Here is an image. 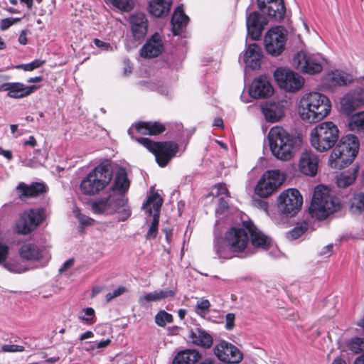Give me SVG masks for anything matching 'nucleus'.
I'll return each instance as SVG.
<instances>
[{
	"mask_svg": "<svg viewBox=\"0 0 364 364\" xmlns=\"http://www.w3.org/2000/svg\"><path fill=\"white\" fill-rule=\"evenodd\" d=\"M110 342H111V340L109 338H107L106 340H102L99 342H97L95 344V347L97 348H106L107 346H108L109 345Z\"/></svg>",
	"mask_w": 364,
	"mask_h": 364,
	"instance_id": "63",
	"label": "nucleus"
},
{
	"mask_svg": "<svg viewBox=\"0 0 364 364\" xmlns=\"http://www.w3.org/2000/svg\"><path fill=\"white\" fill-rule=\"evenodd\" d=\"M213 190L216 191L215 193H213L216 196L225 195L228 197V191L225 184H216L214 186Z\"/></svg>",
	"mask_w": 364,
	"mask_h": 364,
	"instance_id": "58",
	"label": "nucleus"
},
{
	"mask_svg": "<svg viewBox=\"0 0 364 364\" xmlns=\"http://www.w3.org/2000/svg\"><path fill=\"white\" fill-rule=\"evenodd\" d=\"M347 347L355 354L364 352V338L353 337L349 339L347 342Z\"/></svg>",
	"mask_w": 364,
	"mask_h": 364,
	"instance_id": "43",
	"label": "nucleus"
},
{
	"mask_svg": "<svg viewBox=\"0 0 364 364\" xmlns=\"http://www.w3.org/2000/svg\"><path fill=\"white\" fill-rule=\"evenodd\" d=\"M341 203L326 186L318 185L314 188V193L309 207V213L312 218L318 220L326 218L330 214L338 211Z\"/></svg>",
	"mask_w": 364,
	"mask_h": 364,
	"instance_id": "2",
	"label": "nucleus"
},
{
	"mask_svg": "<svg viewBox=\"0 0 364 364\" xmlns=\"http://www.w3.org/2000/svg\"><path fill=\"white\" fill-rule=\"evenodd\" d=\"M210 306V304L208 299L198 301L196 306V312L199 314L207 313Z\"/></svg>",
	"mask_w": 364,
	"mask_h": 364,
	"instance_id": "51",
	"label": "nucleus"
},
{
	"mask_svg": "<svg viewBox=\"0 0 364 364\" xmlns=\"http://www.w3.org/2000/svg\"><path fill=\"white\" fill-rule=\"evenodd\" d=\"M259 10L274 21L284 19L286 7L284 0H257Z\"/></svg>",
	"mask_w": 364,
	"mask_h": 364,
	"instance_id": "16",
	"label": "nucleus"
},
{
	"mask_svg": "<svg viewBox=\"0 0 364 364\" xmlns=\"http://www.w3.org/2000/svg\"><path fill=\"white\" fill-rule=\"evenodd\" d=\"M37 89L36 85L26 86L21 82H5L0 86V91H7V96L15 99L28 97Z\"/></svg>",
	"mask_w": 364,
	"mask_h": 364,
	"instance_id": "21",
	"label": "nucleus"
},
{
	"mask_svg": "<svg viewBox=\"0 0 364 364\" xmlns=\"http://www.w3.org/2000/svg\"><path fill=\"white\" fill-rule=\"evenodd\" d=\"M79 319L90 324L94 323L96 321L95 311L94 309L87 307L82 309L80 315L79 316Z\"/></svg>",
	"mask_w": 364,
	"mask_h": 364,
	"instance_id": "45",
	"label": "nucleus"
},
{
	"mask_svg": "<svg viewBox=\"0 0 364 364\" xmlns=\"http://www.w3.org/2000/svg\"><path fill=\"white\" fill-rule=\"evenodd\" d=\"M348 127L353 132L364 131V112H360L352 115L348 120Z\"/></svg>",
	"mask_w": 364,
	"mask_h": 364,
	"instance_id": "41",
	"label": "nucleus"
},
{
	"mask_svg": "<svg viewBox=\"0 0 364 364\" xmlns=\"http://www.w3.org/2000/svg\"><path fill=\"white\" fill-rule=\"evenodd\" d=\"M243 227L249 232L253 246L266 249L271 242V239L259 230L251 221H243Z\"/></svg>",
	"mask_w": 364,
	"mask_h": 364,
	"instance_id": "26",
	"label": "nucleus"
},
{
	"mask_svg": "<svg viewBox=\"0 0 364 364\" xmlns=\"http://www.w3.org/2000/svg\"><path fill=\"white\" fill-rule=\"evenodd\" d=\"M117 193L113 192L105 198H100L95 200L91 203L92 210L95 214L112 215L114 203L117 198Z\"/></svg>",
	"mask_w": 364,
	"mask_h": 364,
	"instance_id": "27",
	"label": "nucleus"
},
{
	"mask_svg": "<svg viewBox=\"0 0 364 364\" xmlns=\"http://www.w3.org/2000/svg\"><path fill=\"white\" fill-rule=\"evenodd\" d=\"M130 361L127 357L117 358L114 364H129Z\"/></svg>",
	"mask_w": 364,
	"mask_h": 364,
	"instance_id": "64",
	"label": "nucleus"
},
{
	"mask_svg": "<svg viewBox=\"0 0 364 364\" xmlns=\"http://www.w3.org/2000/svg\"><path fill=\"white\" fill-rule=\"evenodd\" d=\"M129 134L132 135L131 130ZM131 137L134 139L132 136ZM134 139L154 154L157 164L161 167L166 166L178 151V145L174 141L155 142L145 137Z\"/></svg>",
	"mask_w": 364,
	"mask_h": 364,
	"instance_id": "7",
	"label": "nucleus"
},
{
	"mask_svg": "<svg viewBox=\"0 0 364 364\" xmlns=\"http://www.w3.org/2000/svg\"><path fill=\"white\" fill-rule=\"evenodd\" d=\"M19 21H20V18H4L0 22V28L2 31H6L14 23H15L16 22H18Z\"/></svg>",
	"mask_w": 364,
	"mask_h": 364,
	"instance_id": "55",
	"label": "nucleus"
},
{
	"mask_svg": "<svg viewBox=\"0 0 364 364\" xmlns=\"http://www.w3.org/2000/svg\"><path fill=\"white\" fill-rule=\"evenodd\" d=\"M358 173V168H354L341 173L336 177V183L340 188H346L352 184Z\"/></svg>",
	"mask_w": 364,
	"mask_h": 364,
	"instance_id": "39",
	"label": "nucleus"
},
{
	"mask_svg": "<svg viewBox=\"0 0 364 364\" xmlns=\"http://www.w3.org/2000/svg\"><path fill=\"white\" fill-rule=\"evenodd\" d=\"M155 322L158 326L164 327L173 322V316L164 310L159 311L155 316Z\"/></svg>",
	"mask_w": 364,
	"mask_h": 364,
	"instance_id": "44",
	"label": "nucleus"
},
{
	"mask_svg": "<svg viewBox=\"0 0 364 364\" xmlns=\"http://www.w3.org/2000/svg\"><path fill=\"white\" fill-rule=\"evenodd\" d=\"M296 68L304 73L314 75L323 70L325 59L318 53H311L301 50L294 56Z\"/></svg>",
	"mask_w": 364,
	"mask_h": 364,
	"instance_id": "8",
	"label": "nucleus"
},
{
	"mask_svg": "<svg viewBox=\"0 0 364 364\" xmlns=\"http://www.w3.org/2000/svg\"><path fill=\"white\" fill-rule=\"evenodd\" d=\"M285 31L282 26L271 28L264 36V47L267 52L273 56L280 55L286 43Z\"/></svg>",
	"mask_w": 364,
	"mask_h": 364,
	"instance_id": "13",
	"label": "nucleus"
},
{
	"mask_svg": "<svg viewBox=\"0 0 364 364\" xmlns=\"http://www.w3.org/2000/svg\"><path fill=\"white\" fill-rule=\"evenodd\" d=\"M74 264V259H69L67 261H65L61 268L59 269L60 272H63L64 271H66L68 268H70L71 266H73Z\"/></svg>",
	"mask_w": 364,
	"mask_h": 364,
	"instance_id": "62",
	"label": "nucleus"
},
{
	"mask_svg": "<svg viewBox=\"0 0 364 364\" xmlns=\"http://www.w3.org/2000/svg\"><path fill=\"white\" fill-rule=\"evenodd\" d=\"M215 355L218 358L228 363H237L242 360V354L234 345L222 341L215 345L214 348Z\"/></svg>",
	"mask_w": 364,
	"mask_h": 364,
	"instance_id": "17",
	"label": "nucleus"
},
{
	"mask_svg": "<svg viewBox=\"0 0 364 364\" xmlns=\"http://www.w3.org/2000/svg\"><path fill=\"white\" fill-rule=\"evenodd\" d=\"M267 21L257 11L247 13L246 26L247 36L252 40H258L264 29Z\"/></svg>",
	"mask_w": 364,
	"mask_h": 364,
	"instance_id": "19",
	"label": "nucleus"
},
{
	"mask_svg": "<svg viewBox=\"0 0 364 364\" xmlns=\"http://www.w3.org/2000/svg\"><path fill=\"white\" fill-rule=\"evenodd\" d=\"M331 109L328 97L318 92L304 93L299 100L298 112L301 119L315 123L325 118Z\"/></svg>",
	"mask_w": 364,
	"mask_h": 364,
	"instance_id": "1",
	"label": "nucleus"
},
{
	"mask_svg": "<svg viewBox=\"0 0 364 364\" xmlns=\"http://www.w3.org/2000/svg\"><path fill=\"white\" fill-rule=\"evenodd\" d=\"M225 238L228 246L234 252H243L249 242L247 230L242 228H231L226 232Z\"/></svg>",
	"mask_w": 364,
	"mask_h": 364,
	"instance_id": "15",
	"label": "nucleus"
},
{
	"mask_svg": "<svg viewBox=\"0 0 364 364\" xmlns=\"http://www.w3.org/2000/svg\"><path fill=\"white\" fill-rule=\"evenodd\" d=\"M131 30L135 40H140L146 34L148 21L145 14L138 13L133 14L129 18Z\"/></svg>",
	"mask_w": 364,
	"mask_h": 364,
	"instance_id": "28",
	"label": "nucleus"
},
{
	"mask_svg": "<svg viewBox=\"0 0 364 364\" xmlns=\"http://www.w3.org/2000/svg\"><path fill=\"white\" fill-rule=\"evenodd\" d=\"M228 208V202L223 197H220L218 200V208L215 210L217 215L222 214Z\"/></svg>",
	"mask_w": 364,
	"mask_h": 364,
	"instance_id": "57",
	"label": "nucleus"
},
{
	"mask_svg": "<svg viewBox=\"0 0 364 364\" xmlns=\"http://www.w3.org/2000/svg\"><path fill=\"white\" fill-rule=\"evenodd\" d=\"M350 208L353 212L355 210L360 212L364 210L363 194H358L354 196L352 200Z\"/></svg>",
	"mask_w": 364,
	"mask_h": 364,
	"instance_id": "48",
	"label": "nucleus"
},
{
	"mask_svg": "<svg viewBox=\"0 0 364 364\" xmlns=\"http://www.w3.org/2000/svg\"><path fill=\"white\" fill-rule=\"evenodd\" d=\"M306 230L305 227H295L288 232V237L292 240H296L301 236Z\"/></svg>",
	"mask_w": 364,
	"mask_h": 364,
	"instance_id": "53",
	"label": "nucleus"
},
{
	"mask_svg": "<svg viewBox=\"0 0 364 364\" xmlns=\"http://www.w3.org/2000/svg\"><path fill=\"white\" fill-rule=\"evenodd\" d=\"M112 177L109 166L100 164L81 180L80 189L87 196L98 194L107 186Z\"/></svg>",
	"mask_w": 364,
	"mask_h": 364,
	"instance_id": "5",
	"label": "nucleus"
},
{
	"mask_svg": "<svg viewBox=\"0 0 364 364\" xmlns=\"http://www.w3.org/2000/svg\"><path fill=\"white\" fill-rule=\"evenodd\" d=\"M174 294V291L171 289H156L140 296L139 298V304L143 306L147 302L159 301L167 298L173 297Z\"/></svg>",
	"mask_w": 364,
	"mask_h": 364,
	"instance_id": "33",
	"label": "nucleus"
},
{
	"mask_svg": "<svg viewBox=\"0 0 364 364\" xmlns=\"http://www.w3.org/2000/svg\"><path fill=\"white\" fill-rule=\"evenodd\" d=\"M318 157L311 151H305L300 156L299 168L301 173L309 176H314L317 173L318 167Z\"/></svg>",
	"mask_w": 364,
	"mask_h": 364,
	"instance_id": "22",
	"label": "nucleus"
},
{
	"mask_svg": "<svg viewBox=\"0 0 364 364\" xmlns=\"http://www.w3.org/2000/svg\"><path fill=\"white\" fill-rule=\"evenodd\" d=\"M43 211L41 209L25 211L16 223V231L26 235L36 229L43 220Z\"/></svg>",
	"mask_w": 364,
	"mask_h": 364,
	"instance_id": "14",
	"label": "nucleus"
},
{
	"mask_svg": "<svg viewBox=\"0 0 364 364\" xmlns=\"http://www.w3.org/2000/svg\"><path fill=\"white\" fill-rule=\"evenodd\" d=\"M235 316L232 313H228L225 316V328L227 330L230 331L235 326Z\"/></svg>",
	"mask_w": 364,
	"mask_h": 364,
	"instance_id": "59",
	"label": "nucleus"
},
{
	"mask_svg": "<svg viewBox=\"0 0 364 364\" xmlns=\"http://www.w3.org/2000/svg\"><path fill=\"white\" fill-rule=\"evenodd\" d=\"M44 63L45 60H35L30 63L19 65L16 68L23 69L25 71H31L41 67Z\"/></svg>",
	"mask_w": 364,
	"mask_h": 364,
	"instance_id": "49",
	"label": "nucleus"
},
{
	"mask_svg": "<svg viewBox=\"0 0 364 364\" xmlns=\"http://www.w3.org/2000/svg\"><path fill=\"white\" fill-rule=\"evenodd\" d=\"M249 92L254 98L267 97L273 94V87L267 77L260 76L253 80Z\"/></svg>",
	"mask_w": 364,
	"mask_h": 364,
	"instance_id": "24",
	"label": "nucleus"
},
{
	"mask_svg": "<svg viewBox=\"0 0 364 364\" xmlns=\"http://www.w3.org/2000/svg\"><path fill=\"white\" fill-rule=\"evenodd\" d=\"M262 58V49L256 43L249 44L242 57L245 65L253 70L260 67Z\"/></svg>",
	"mask_w": 364,
	"mask_h": 364,
	"instance_id": "29",
	"label": "nucleus"
},
{
	"mask_svg": "<svg viewBox=\"0 0 364 364\" xmlns=\"http://www.w3.org/2000/svg\"><path fill=\"white\" fill-rule=\"evenodd\" d=\"M113 206L114 209L113 214H117L119 221H125L131 216L132 210L129 205L128 199L124 194L117 193Z\"/></svg>",
	"mask_w": 364,
	"mask_h": 364,
	"instance_id": "31",
	"label": "nucleus"
},
{
	"mask_svg": "<svg viewBox=\"0 0 364 364\" xmlns=\"http://www.w3.org/2000/svg\"><path fill=\"white\" fill-rule=\"evenodd\" d=\"M302 203L301 195L294 188L283 191L278 197L279 211L287 217L295 215L301 209Z\"/></svg>",
	"mask_w": 364,
	"mask_h": 364,
	"instance_id": "9",
	"label": "nucleus"
},
{
	"mask_svg": "<svg viewBox=\"0 0 364 364\" xmlns=\"http://www.w3.org/2000/svg\"><path fill=\"white\" fill-rule=\"evenodd\" d=\"M352 81L353 76L351 75L338 70L327 73L322 78L323 87L328 90L346 85Z\"/></svg>",
	"mask_w": 364,
	"mask_h": 364,
	"instance_id": "20",
	"label": "nucleus"
},
{
	"mask_svg": "<svg viewBox=\"0 0 364 364\" xmlns=\"http://www.w3.org/2000/svg\"><path fill=\"white\" fill-rule=\"evenodd\" d=\"M129 187V181L127 178L126 171L124 169H119L114 179L112 190L113 192L123 194V193L128 190Z\"/></svg>",
	"mask_w": 364,
	"mask_h": 364,
	"instance_id": "38",
	"label": "nucleus"
},
{
	"mask_svg": "<svg viewBox=\"0 0 364 364\" xmlns=\"http://www.w3.org/2000/svg\"><path fill=\"white\" fill-rule=\"evenodd\" d=\"M136 130L141 134L156 135L164 132L165 126L159 122H140L135 125Z\"/></svg>",
	"mask_w": 364,
	"mask_h": 364,
	"instance_id": "36",
	"label": "nucleus"
},
{
	"mask_svg": "<svg viewBox=\"0 0 364 364\" xmlns=\"http://www.w3.org/2000/svg\"><path fill=\"white\" fill-rule=\"evenodd\" d=\"M163 204V199L158 193L152 192L147 197L145 203H143L142 208L152 215V220L146 233L147 240L156 238L158 233V227L159 223V216L161 207Z\"/></svg>",
	"mask_w": 364,
	"mask_h": 364,
	"instance_id": "10",
	"label": "nucleus"
},
{
	"mask_svg": "<svg viewBox=\"0 0 364 364\" xmlns=\"http://www.w3.org/2000/svg\"><path fill=\"white\" fill-rule=\"evenodd\" d=\"M126 291V289L124 287H119L114 289L112 292H109L105 296L107 302H109L112 299L122 295Z\"/></svg>",
	"mask_w": 364,
	"mask_h": 364,
	"instance_id": "52",
	"label": "nucleus"
},
{
	"mask_svg": "<svg viewBox=\"0 0 364 364\" xmlns=\"http://www.w3.org/2000/svg\"><path fill=\"white\" fill-rule=\"evenodd\" d=\"M268 139L272 154L277 159L289 161L292 159L296 139L283 127H272L268 134Z\"/></svg>",
	"mask_w": 364,
	"mask_h": 364,
	"instance_id": "3",
	"label": "nucleus"
},
{
	"mask_svg": "<svg viewBox=\"0 0 364 364\" xmlns=\"http://www.w3.org/2000/svg\"><path fill=\"white\" fill-rule=\"evenodd\" d=\"M190 337L192 342L199 346L210 348L213 344L211 336L200 328L192 330Z\"/></svg>",
	"mask_w": 364,
	"mask_h": 364,
	"instance_id": "37",
	"label": "nucleus"
},
{
	"mask_svg": "<svg viewBox=\"0 0 364 364\" xmlns=\"http://www.w3.org/2000/svg\"><path fill=\"white\" fill-rule=\"evenodd\" d=\"M1 350L3 352H9V353L22 352L24 350V347L22 346H18V345H15V344L3 345L1 346Z\"/></svg>",
	"mask_w": 364,
	"mask_h": 364,
	"instance_id": "54",
	"label": "nucleus"
},
{
	"mask_svg": "<svg viewBox=\"0 0 364 364\" xmlns=\"http://www.w3.org/2000/svg\"><path fill=\"white\" fill-rule=\"evenodd\" d=\"M9 247L7 245L0 242V264L4 263L9 255Z\"/></svg>",
	"mask_w": 364,
	"mask_h": 364,
	"instance_id": "56",
	"label": "nucleus"
},
{
	"mask_svg": "<svg viewBox=\"0 0 364 364\" xmlns=\"http://www.w3.org/2000/svg\"><path fill=\"white\" fill-rule=\"evenodd\" d=\"M284 181V176L279 170L266 171L255 187V193L261 198H267L273 193Z\"/></svg>",
	"mask_w": 364,
	"mask_h": 364,
	"instance_id": "12",
	"label": "nucleus"
},
{
	"mask_svg": "<svg viewBox=\"0 0 364 364\" xmlns=\"http://www.w3.org/2000/svg\"><path fill=\"white\" fill-rule=\"evenodd\" d=\"M75 215L78 219L80 223L84 227L91 226L95 223V220L92 218L80 213L78 210L75 211Z\"/></svg>",
	"mask_w": 364,
	"mask_h": 364,
	"instance_id": "50",
	"label": "nucleus"
},
{
	"mask_svg": "<svg viewBox=\"0 0 364 364\" xmlns=\"http://www.w3.org/2000/svg\"><path fill=\"white\" fill-rule=\"evenodd\" d=\"M359 150L358 139L351 134L343 136L328 158V165L333 168H342L350 164Z\"/></svg>",
	"mask_w": 364,
	"mask_h": 364,
	"instance_id": "4",
	"label": "nucleus"
},
{
	"mask_svg": "<svg viewBox=\"0 0 364 364\" xmlns=\"http://www.w3.org/2000/svg\"><path fill=\"white\" fill-rule=\"evenodd\" d=\"M189 21V18L184 14L181 6H178L171 18L172 30L174 36L179 35Z\"/></svg>",
	"mask_w": 364,
	"mask_h": 364,
	"instance_id": "35",
	"label": "nucleus"
},
{
	"mask_svg": "<svg viewBox=\"0 0 364 364\" xmlns=\"http://www.w3.org/2000/svg\"><path fill=\"white\" fill-rule=\"evenodd\" d=\"M364 105V90L358 89L344 96L341 102V109L346 114Z\"/></svg>",
	"mask_w": 364,
	"mask_h": 364,
	"instance_id": "23",
	"label": "nucleus"
},
{
	"mask_svg": "<svg viewBox=\"0 0 364 364\" xmlns=\"http://www.w3.org/2000/svg\"><path fill=\"white\" fill-rule=\"evenodd\" d=\"M332 250H333V245L329 244V245L323 247L322 250L319 252V255L321 256H325V257H328L331 255Z\"/></svg>",
	"mask_w": 364,
	"mask_h": 364,
	"instance_id": "61",
	"label": "nucleus"
},
{
	"mask_svg": "<svg viewBox=\"0 0 364 364\" xmlns=\"http://www.w3.org/2000/svg\"><path fill=\"white\" fill-rule=\"evenodd\" d=\"M201 359V355L194 349L179 351L174 357L172 364H196Z\"/></svg>",
	"mask_w": 364,
	"mask_h": 364,
	"instance_id": "32",
	"label": "nucleus"
},
{
	"mask_svg": "<svg viewBox=\"0 0 364 364\" xmlns=\"http://www.w3.org/2000/svg\"><path fill=\"white\" fill-rule=\"evenodd\" d=\"M16 190L18 192L20 198L36 197L46 191V186L42 183L38 182L32 183L30 185L21 182L17 186Z\"/></svg>",
	"mask_w": 364,
	"mask_h": 364,
	"instance_id": "30",
	"label": "nucleus"
},
{
	"mask_svg": "<svg viewBox=\"0 0 364 364\" xmlns=\"http://www.w3.org/2000/svg\"><path fill=\"white\" fill-rule=\"evenodd\" d=\"M339 130L332 122H323L317 124L310 133L311 146L319 152L331 149L338 139Z\"/></svg>",
	"mask_w": 364,
	"mask_h": 364,
	"instance_id": "6",
	"label": "nucleus"
},
{
	"mask_svg": "<svg viewBox=\"0 0 364 364\" xmlns=\"http://www.w3.org/2000/svg\"><path fill=\"white\" fill-rule=\"evenodd\" d=\"M112 4L122 11H129L134 7L132 0H110Z\"/></svg>",
	"mask_w": 364,
	"mask_h": 364,
	"instance_id": "47",
	"label": "nucleus"
},
{
	"mask_svg": "<svg viewBox=\"0 0 364 364\" xmlns=\"http://www.w3.org/2000/svg\"><path fill=\"white\" fill-rule=\"evenodd\" d=\"M93 42L97 48H100L103 50H109V49L112 50V47L108 43L102 41L97 38L94 39Z\"/></svg>",
	"mask_w": 364,
	"mask_h": 364,
	"instance_id": "60",
	"label": "nucleus"
},
{
	"mask_svg": "<svg viewBox=\"0 0 364 364\" xmlns=\"http://www.w3.org/2000/svg\"><path fill=\"white\" fill-rule=\"evenodd\" d=\"M164 46L161 36L155 33L149 38L140 50V55L144 58H154L162 53Z\"/></svg>",
	"mask_w": 364,
	"mask_h": 364,
	"instance_id": "25",
	"label": "nucleus"
},
{
	"mask_svg": "<svg viewBox=\"0 0 364 364\" xmlns=\"http://www.w3.org/2000/svg\"><path fill=\"white\" fill-rule=\"evenodd\" d=\"M171 4L172 0H151L149 4V11L156 17H164L168 14Z\"/></svg>",
	"mask_w": 364,
	"mask_h": 364,
	"instance_id": "34",
	"label": "nucleus"
},
{
	"mask_svg": "<svg viewBox=\"0 0 364 364\" xmlns=\"http://www.w3.org/2000/svg\"><path fill=\"white\" fill-rule=\"evenodd\" d=\"M274 77L279 87L287 92H295L304 85V79L289 68H277Z\"/></svg>",
	"mask_w": 364,
	"mask_h": 364,
	"instance_id": "11",
	"label": "nucleus"
},
{
	"mask_svg": "<svg viewBox=\"0 0 364 364\" xmlns=\"http://www.w3.org/2000/svg\"><path fill=\"white\" fill-rule=\"evenodd\" d=\"M262 112L267 121L271 122L279 121L283 116L282 109L275 104H271L263 107Z\"/></svg>",
	"mask_w": 364,
	"mask_h": 364,
	"instance_id": "40",
	"label": "nucleus"
},
{
	"mask_svg": "<svg viewBox=\"0 0 364 364\" xmlns=\"http://www.w3.org/2000/svg\"><path fill=\"white\" fill-rule=\"evenodd\" d=\"M215 250L217 255L219 258L222 259H230L232 255L228 243L224 244L221 238H218L215 240Z\"/></svg>",
	"mask_w": 364,
	"mask_h": 364,
	"instance_id": "42",
	"label": "nucleus"
},
{
	"mask_svg": "<svg viewBox=\"0 0 364 364\" xmlns=\"http://www.w3.org/2000/svg\"><path fill=\"white\" fill-rule=\"evenodd\" d=\"M1 265H2L8 271L16 274H21L25 272L27 270V269L23 265L15 262L5 261L4 263L1 264Z\"/></svg>",
	"mask_w": 364,
	"mask_h": 364,
	"instance_id": "46",
	"label": "nucleus"
},
{
	"mask_svg": "<svg viewBox=\"0 0 364 364\" xmlns=\"http://www.w3.org/2000/svg\"><path fill=\"white\" fill-rule=\"evenodd\" d=\"M20 257L26 261L48 260L50 255L44 247H39L31 242L23 244L18 249Z\"/></svg>",
	"mask_w": 364,
	"mask_h": 364,
	"instance_id": "18",
	"label": "nucleus"
}]
</instances>
